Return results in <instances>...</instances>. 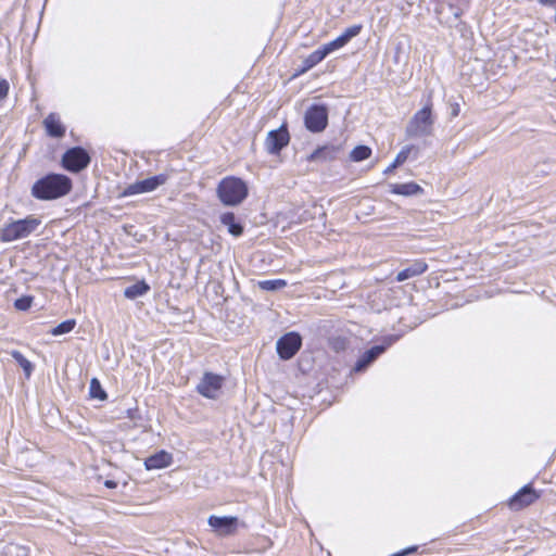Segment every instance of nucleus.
<instances>
[{"label": "nucleus", "mask_w": 556, "mask_h": 556, "mask_svg": "<svg viewBox=\"0 0 556 556\" xmlns=\"http://www.w3.org/2000/svg\"><path fill=\"white\" fill-rule=\"evenodd\" d=\"M393 343L391 338L386 339L383 344L375 345L367 350L356 362L354 366L355 371L365 370L371 363H374L386 350Z\"/></svg>", "instance_id": "obj_12"}, {"label": "nucleus", "mask_w": 556, "mask_h": 556, "mask_svg": "<svg viewBox=\"0 0 556 556\" xmlns=\"http://www.w3.org/2000/svg\"><path fill=\"white\" fill-rule=\"evenodd\" d=\"M391 192L401 195H414L422 192V189L415 182L394 184L391 186Z\"/></svg>", "instance_id": "obj_19"}, {"label": "nucleus", "mask_w": 556, "mask_h": 556, "mask_svg": "<svg viewBox=\"0 0 556 556\" xmlns=\"http://www.w3.org/2000/svg\"><path fill=\"white\" fill-rule=\"evenodd\" d=\"M40 224V219L33 215L8 223L0 231V239L3 242H11L27 238L39 227Z\"/></svg>", "instance_id": "obj_3"}, {"label": "nucleus", "mask_w": 556, "mask_h": 556, "mask_svg": "<svg viewBox=\"0 0 556 556\" xmlns=\"http://www.w3.org/2000/svg\"><path fill=\"white\" fill-rule=\"evenodd\" d=\"M302 346V338L298 332H288L278 339L276 350L281 359L292 358Z\"/></svg>", "instance_id": "obj_7"}, {"label": "nucleus", "mask_w": 556, "mask_h": 556, "mask_svg": "<svg viewBox=\"0 0 556 556\" xmlns=\"http://www.w3.org/2000/svg\"><path fill=\"white\" fill-rule=\"evenodd\" d=\"M208 526L219 536L233 535L240 525L235 516H215L211 515L207 519Z\"/></svg>", "instance_id": "obj_8"}, {"label": "nucleus", "mask_w": 556, "mask_h": 556, "mask_svg": "<svg viewBox=\"0 0 556 556\" xmlns=\"http://www.w3.org/2000/svg\"><path fill=\"white\" fill-rule=\"evenodd\" d=\"M306 128L312 132L323 131L328 124V111L325 105L314 104L307 109L304 116Z\"/></svg>", "instance_id": "obj_6"}, {"label": "nucleus", "mask_w": 556, "mask_h": 556, "mask_svg": "<svg viewBox=\"0 0 556 556\" xmlns=\"http://www.w3.org/2000/svg\"><path fill=\"white\" fill-rule=\"evenodd\" d=\"M47 134L53 138H61L65 134V127L59 116L54 113L49 114L43 121Z\"/></svg>", "instance_id": "obj_15"}, {"label": "nucleus", "mask_w": 556, "mask_h": 556, "mask_svg": "<svg viewBox=\"0 0 556 556\" xmlns=\"http://www.w3.org/2000/svg\"><path fill=\"white\" fill-rule=\"evenodd\" d=\"M363 26L361 24L348 27L341 35L340 38L346 45L352 38L359 35Z\"/></svg>", "instance_id": "obj_29"}, {"label": "nucleus", "mask_w": 556, "mask_h": 556, "mask_svg": "<svg viewBox=\"0 0 556 556\" xmlns=\"http://www.w3.org/2000/svg\"><path fill=\"white\" fill-rule=\"evenodd\" d=\"M286 286L287 281L283 279L262 280L258 282V287L266 291H277L285 288Z\"/></svg>", "instance_id": "obj_26"}, {"label": "nucleus", "mask_w": 556, "mask_h": 556, "mask_svg": "<svg viewBox=\"0 0 556 556\" xmlns=\"http://www.w3.org/2000/svg\"><path fill=\"white\" fill-rule=\"evenodd\" d=\"M75 326H76L75 319H67V320L60 323L54 328H52L50 333L55 337L62 336V334L71 332L75 328Z\"/></svg>", "instance_id": "obj_25"}, {"label": "nucleus", "mask_w": 556, "mask_h": 556, "mask_svg": "<svg viewBox=\"0 0 556 556\" xmlns=\"http://www.w3.org/2000/svg\"><path fill=\"white\" fill-rule=\"evenodd\" d=\"M329 346L334 352L345 351L349 346V340L341 336L332 337L329 339Z\"/></svg>", "instance_id": "obj_28"}, {"label": "nucleus", "mask_w": 556, "mask_h": 556, "mask_svg": "<svg viewBox=\"0 0 556 556\" xmlns=\"http://www.w3.org/2000/svg\"><path fill=\"white\" fill-rule=\"evenodd\" d=\"M224 378L213 372H205L197 386L198 392L207 399H216L222 389Z\"/></svg>", "instance_id": "obj_11"}, {"label": "nucleus", "mask_w": 556, "mask_h": 556, "mask_svg": "<svg viewBox=\"0 0 556 556\" xmlns=\"http://www.w3.org/2000/svg\"><path fill=\"white\" fill-rule=\"evenodd\" d=\"M428 268V265L424 261H417L409 265L405 269L401 270L396 275V281L402 282L409 278L424 274Z\"/></svg>", "instance_id": "obj_17"}, {"label": "nucleus", "mask_w": 556, "mask_h": 556, "mask_svg": "<svg viewBox=\"0 0 556 556\" xmlns=\"http://www.w3.org/2000/svg\"><path fill=\"white\" fill-rule=\"evenodd\" d=\"M105 485L109 486V488H113V486H115V483L112 482V481H106Z\"/></svg>", "instance_id": "obj_35"}, {"label": "nucleus", "mask_w": 556, "mask_h": 556, "mask_svg": "<svg viewBox=\"0 0 556 556\" xmlns=\"http://www.w3.org/2000/svg\"><path fill=\"white\" fill-rule=\"evenodd\" d=\"M9 83L5 79L0 80V101L8 97Z\"/></svg>", "instance_id": "obj_32"}, {"label": "nucleus", "mask_w": 556, "mask_h": 556, "mask_svg": "<svg viewBox=\"0 0 556 556\" xmlns=\"http://www.w3.org/2000/svg\"><path fill=\"white\" fill-rule=\"evenodd\" d=\"M173 462V456L166 451H160L144 460V466L148 470L162 469L168 467Z\"/></svg>", "instance_id": "obj_14"}, {"label": "nucleus", "mask_w": 556, "mask_h": 556, "mask_svg": "<svg viewBox=\"0 0 556 556\" xmlns=\"http://www.w3.org/2000/svg\"><path fill=\"white\" fill-rule=\"evenodd\" d=\"M150 290V286L144 281H138L124 290L125 298L135 300L139 296L144 295Z\"/></svg>", "instance_id": "obj_20"}, {"label": "nucleus", "mask_w": 556, "mask_h": 556, "mask_svg": "<svg viewBox=\"0 0 556 556\" xmlns=\"http://www.w3.org/2000/svg\"><path fill=\"white\" fill-rule=\"evenodd\" d=\"M371 155V149L368 146H356L350 153L353 162H362Z\"/></svg>", "instance_id": "obj_23"}, {"label": "nucleus", "mask_w": 556, "mask_h": 556, "mask_svg": "<svg viewBox=\"0 0 556 556\" xmlns=\"http://www.w3.org/2000/svg\"><path fill=\"white\" fill-rule=\"evenodd\" d=\"M540 3L544 5H554L556 0H540Z\"/></svg>", "instance_id": "obj_33"}, {"label": "nucleus", "mask_w": 556, "mask_h": 556, "mask_svg": "<svg viewBox=\"0 0 556 556\" xmlns=\"http://www.w3.org/2000/svg\"><path fill=\"white\" fill-rule=\"evenodd\" d=\"M166 181L165 175H156L152 176L139 181H136L134 184L128 185L124 191V197L140 194V193H147L155 190L157 187L162 186Z\"/></svg>", "instance_id": "obj_9"}, {"label": "nucleus", "mask_w": 556, "mask_h": 556, "mask_svg": "<svg viewBox=\"0 0 556 556\" xmlns=\"http://www.w3.org/2000/svg\"><path fill=\"white\" fill-rule=\"evenodd\" d=\"M220 223L227 227V230L230 235L235 237H239L243 232V227L240 223L236 222L235 214L231 212H227L220 215Z\"/></svg>", "instance_id": "obj_18"}, {"label": "nucleus", "mask_w": 556, "mask_h": 556, "mask_svg": "<svg viewBox=\"0 0 556 556\" xmlns=\"http://www.w3.org/2000/svg\"><path fill=\"white\" fill-rule=\"evenodd\" d=\"M72 180L62 174H49L38 179L31 187V195L38 200H53L67 194Z\"/></svg>", "instance_id": "obj_1"}, {"label": "nucleus", "mask_w": 556, "mask_h": 556, "mask_svg": "<svg viewBox=\"0 0 556 556\" xmlns=\"http://www.w3.org/2000/svg\"><path fill=\"white\" fill-rule=\"evenodd\" d=\"M459 114V105L456 103L452 109V115L457 116Z\"/></svg>", "instance_id": "obj_34"}, {"label": "nucleus", "mask_w": 556, "mask_h": 556, "mask_svg": "<svg viewBox=\"0 0 556 556\" xmlns=\"http://www.w3.org/2000/svg\"><path fill=\"white\" fill-rule=\"evenodd\" d=\"M12 357L23 368L26 378H29L34 369L33 364L18 351H13Z\"/></svg>", "instance_id": "obj_24"}, {"label": "nucleus", "mask_w": 556, "mask_h": 556, "mask_svg": "<svg viewBox=\"0 0 556 556\" xmlns=\"http://www.w3.org/2000/svg\"><path fill=\"white\" fill-rule=\"evenodd\" d=\"M326 56H327V54L325 53V51L321 48L315 50L306 58L305 70H308V68L315 66L316 64L321 62Z\"/></svg>", "instance_id": "obj_27"}, {"label": "nucleus", "mask_w": 556, "mask_h": 556, "mask_svg": "<svg viewBox=\"0 0 556 556\" xmlns=\"http://www.w3.org/2000/svg\"><path fill=\"white\" fill-rule=\"evenodd\" d=\"M538 497V493L531 485H525L509 500L508 504L511 509L519 510L534 503Z\"/></svg>", "instance_id": "obj_13"}, {"label": "nucleus", "mask_w": 556, "mask_h": 556, "mask_svg": "<svg viewBox=\"0 0 556 556\" xmlns=\"http://www.w3.org/2000/svg\"><path fill=\"white\" fill-rule=\"evenodd\" d=\"M345 43L343 42V40L339 37H337L336 39H333L332 41L324 45L321 47V49L325 51V53L328 55L329 53L333 52L334 50H338L342 47H344Z\"/></svg>", "instance_id": "obj_30"}, {"label": "nucleus", "mask_w": 556, "mask_h": 556, "mask_svg": "<svg viewBox=\"0 0 556 556\" xmlns=\"http://www.w3.org/2000/svg\"><path fill=\"white\" fill-rule=\"evenodd\" d=\"M290 135L287 126L283 124L278 129L270 130L265 140V148L269 154H279L288 146Z\"/></svg>", "instance_id": "obj_10"}, {"label": "nucleus", "mask_w": 556, "mask_h": 556, "mask_svg": "<svg viewBox=\"0 0 556 556\" xmlns=\"http://www.w3.org/2000/svg\"><path fill=\"white\" fill-rule=\"evenodd\" d=\"M89 395L91 399L99 401H105L108 399L106 392L104 391L100 381L97 378H92L90 380Z\"/></svg>", "instance_id": "obj_21"}, {"label": "nucleus", "mask_w": 556, "mask_h": 556, "mask_svg": "<svg viewBox=\"0 0 556 556\" xmlns=\"http://www.w3.org/2000/svg\"><path fill=\"white\" fill-rule=\"evenodd\" d=\"M34 298L30 295H24L20 299H16L14 302V307L18 311H27L33 303Z\"/></svg>", "instance_id": "obj_31"}, {"label": "nucleus", "mask_w": 556, "mask_h": 556, "mask_svg": "<svg viewBox=\"0 0 556 556\" xmlns=\"http://www.w3.org/2000/svg\"><path fill=\"white\" fill-rule=\"evenodd\" d=\"M90 163L88 152L81 147L68 149L62 156V165L72 173H79Z\"/></svg>", "instance_id": "obj_5"}, {"label": "nucleus", "mask_w": 556, "mask_h": 556, "mask_svg": "<svg viewBox=\"0 0 556 556\" xmlns=\"http://www.w3.org/2000/svg\"><path fill=\"white\" fill-rule=\"evenodd\" d=\"M216 193L225 206H237L247 199L249 189L241 178L227 176L218 182Z\"/></svg>", "instance_id": "obj_2"}, {"label": "nucleus", "mask_w": 556, "mask_h": 556, "mask_svg": "<svg viewBox=\"0 0 556 556\" xmlns=\"http://www.w3.org/2000/svg\"><path fill=\"white\" fill-rule=\"evenodd\" d=\"M412 151V147H405L403 148L399 153L397 155L395 156L394 161L392 164H390L386 169H384V174H390L392 173L397 166L402 165L407 159H408V155Z\"/></svg>", "instance_id": "obj_22"}, {"label": "nucleus", "mask_w": 556, "mask_h": 556, "mask_svg": "<svg viewBox=\"0 0 556 556\" xmlns=\"http://www.w3.org/2000/svg\"><path fill=\"white\" fill-rule=\"evenodd\" d=\"M340 148L336 146H325L316 149L307 156V161H328L338 156Z\"/></svg>", "instance_id": "obj_16"}, {"label": "nucleus", "mask_w": 556, "mask_h": 556, "mask_svg": "<svg viewBox=\"0 0 556 556\" xmlns=\"http://www.w3.org/2000/svg\"><path fill=\"white\" fill-rule=\"evenodd\" d=\"M433 124L431 104H427L410 118L406 126V135L410 138L429 136L432 134Z\"/></svg>", "instance_id": "obj_4"}]
</instances>
